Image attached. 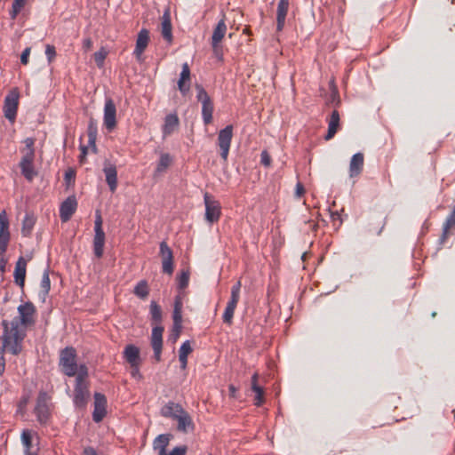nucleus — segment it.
<instances>
[{
    "label": "nucleus",
    "instance_id": "f257e3e1",
    "mask_svg": "<svg viewBox=\"0 0 455 455\" xmlns=\"http://www.w3.org/2000/svg\"><path fill=\"white\" fill-rule=\"evenodd\" d=\"M19 315L10 323L2 322L3 349L9 350L12 355H19L22 350V342L26 337L27 328L35 323L36 309L32 302H26L18 307Z\"/></svg>",
    "mask_w": 455,
    "mask_h": 455
},
{
    "label": "nucleus",
    "instance_id": "f03ea898",
    "mask_svg": "<svg viewBox=\"0 0 455 455\" xmlns=\"http://www.w3.org/2000/svg\"><path fill=\"white\" fill-rule=\"evenodd\" d=\"M60 367L61 371L68 376H76L77 372L76 351L72 347H67L60 351Z\"/></svg>",
    "mask_w": 455,
    "mask_h": 455
},
{
    "label": "nucleus",
    "instance_id": "7ed1b4c3",
    "mask_svg": "<svg viewBox=\"0 0 455 455\" xmlns=\"http://www.w3.org/2000/svg\"><path fill=\"white\" fill-rule=\"evenodd\" d=\"M50 400L51 397L45 391H40L37 398L34 412L37 420L41 424H46L51 416L50 411Z\"/></svg>",
    "mask_w": 455,
    "mask_h": 455
},
{
    "label": "nucleus",
    "instance_id": "20e7f679",
    "mask_svg": "<svg viewBox=\"0 0 455 455\" xmlns=\"http://www.w3.org/2000/svg\"><path fill=\"white\" fill-rule=\"evenodd\" d=\"M19 92L17 89L12 90L5 97L4 102V114L11 123L15 121L19 105Z\"/></svg>",
    "mask_w": 455,
    "mask_h": 455
},
{
    "label": "nucleus",
    "instance_id": "39448f33",
    "mask_svg": "<svg viewBox=\"0 0 455 455\" xmlns=\"http://www.w3.org/2000/svg\"><path fill=\"white\" fill-rule=\"evenodd\" d=\"M204 201L205 204V220L209 223L217 222L221 214L220 203L209 193L204 194Z\"/></svg>",
    "mask_w": 455,
    "mask_h": 455
},
{
    "label": "nucleus",
    "instance_id": "423d86ee",
    "mask_svg": "<svg viewBox=\"0 0 455 455\" xmlns=\"http://www.w3.org/2000/svg\"><path fill=\"white\" fill-rule=\"evenodd\" d=\"M233 138V126L227 125L218 134V146L220 149V156L226 161L228 159L231 140Z\"/></svg>",
    "mask_w": 455,
    "mask_h": 455
},
{
    "label": "nucleus",
    "instance_id": "0eeeda50",
    "mask_svg": "<svg viewBox=\"0 0 455 455\" xmlns=\"http://www.w3.org/2000/svg\"><path fill=\"white\" fill-rule=\"evenodd\" d=\"M116 108L111 98L106 99L104 106V125L108 131H112L116 125Z\"/></svg>",
    "mask_w": 455,
    "mask_h": 455
},
{
    "label": "nucleus",
    "instance_id": "6e6552de",
    "mask_svg": "<svg viewBox=\"0 0 455 455\" xmlns=\"http://www.w3.org/2000/svg\"><path fill=\"white\" fill-rule=\"evenodd\" d=\"M10 241L9 220L5 211L0 212V254H4Z\"/></svg>",
    "mask_w": 455,
    "mask_h": 455
},
{
    "label": "nucleus",
    "instance_id": "1a4fd4ad",
    "mask_svg": "<svg viewBox=\"0 0 455 455\" xmlns=\"http://www.w3.org/2000/svg\"><path fill=\"white\" fill-rule=\"evenodd\" d=\"M160 255L162 258L163 272L172 275L173 272L172 251L164 241L160 243Z\"/></svg>",
    "mask_w": 455,
    "mask_h": 455
},
{
    "label": "nucleus",
    "instance_id": "9d476101",
    "mask_svg": "<svg viewBox=\"0 0 455 455\" xmlns=\"http://www.w3.org/2000/svg\"><path fill=\"white\" fill-rule=\"evenodd\" d=\"M90 397V392L86 382H76L74 390V403L77 407H84Z\"/></svg>",
    "mask_w": 455,
    "mask_h": 455
},
{
    "label": "nucleus",
    "instance_id": "9b49d317",
    "mask_svg": "<svg viewBox=\"0 0 455 455\" xmlns=\"http://www.w3.org/2000/svg\"><path fill=\"white\" fill-rule=\"evenodd\" d=\"M163 332L164 327L156 325L152 330L151 346L154 350V357L159 362L161 360V353L163 347Z\"/></svg>",
    "mask_w": 455,
    "mask_h": 455
},
{
    "label": "nucleus",
    "instance_id": "f8f14e48",
    "mask_svg": "<svg viewBox=\"0 0 455 455\" xmlns=\"http://www.w3.org/2000/svg\"><path fill=\"white\" fill-rule=\"evenodd\" d=\"M107 399L106 396L100 393L94 394V410L92 412V419L95 422H100L105 417L107 411Z\"/></svg>",
    "mask_w": 455,
    "mask_h": 455
},
{
    "label": "nucleus",
    "instance_id": "ddd939ff",
    "mask_svg": "<svg viewBox=\"0 0 455 455\" xmlns=\"http://www.w3.org/2000/svg\"><path fill=\"white\" fill-rule=\"evenodd\" d=\"M77 207V202L75 196H68L60 208V218L62 222H67L75 213Z\"/></svg>",
    "mask_w": 455,
    "mask_h": 455
},
{
    "label": "nucleus",
    "instance_id": "4468645a",
    "mask_svg": "<svg viewBox=\"0 0 455 455\" xmlns=\"http://www.w3.org/2000/svg\"><path fill=\"white\" fill-rule=\"evenodd\" d=\"M174 420L177 421V430L179 432L188 434L195 430V423L185 409Z\"/></svg>",
    "mask_w": 455,
    "mask_h": 455
},
{
    "label": "nucleus",
    "instance_id": "2eb2a0df",
    "mask_svg": "<svg viewBox=\"0 0 455 455\" xmlns=\"http://www.w3.org/2000/svg\"><path fill=\"white\" fill-rule=\"evenodd\" d=\"M103 172L110 191L115 192L117 188V171L116 165L108 160H106L104 162Z\"/></svg>",
    "mask_w": 455,
    "mask_h": 455
},
{
    "label": "nucleus",
    "instance_id": "dca6fc26",
    "mask_svg": "<svg viewBox=\"0 0 455 455\" xmlns=\"http://www.w3.org/2000/svg\"><path fill=\"white\" fill-rule=\"evenodd\" d=\"M190 80V69L188 64L186 62L182 65V70L178 81V89L182 95H187V93L189 92Z\"/></svg>",
    "mask_w": 455,
    "mask_h": 455
},
{
    "label": "nucleus",
    "instance_id": "f3484780",
    "mask_svg": "<svg viewBox=\"0 0 455 455\" xmlns=\"http://www.w3.org/2000/svg\"><path fill=\"white\" fill-rule=\"evenodd\" d=\"M149 42V35L147 29H141L137 37L135 50L133 54L137 58L138 60H141V55L145 49L147 48Z\"/></svg>",
    "mask_w": 455,
    "mask_h": 455
},
{
    "label": "nucleus",
    "instance_id": "a211bd4d",
    "mask_svg": "<svg viewBox=\"0 0 455 455\" xmlns=\"http://www.w3.org/2000/svg\"><path fill=\"white\" fill-rule=\"evenodd\" d=\"M227 32V25L225 22V19H221L217 26L215 27L212 36V46L214 52L219 50V44L225 36Z\"/></svg>",
    "mask_w": 455,
    "mask_h": 455
},
{
    "label": "nucleus",
    "instance_id": "6ab92c4d",
    "mask_svg": "<svg viewBox=\"0 0 455 455\" xmlns=\"http://www.w3.org/2000/svg\"><path fill=\"white\" fill-rule=\"evenodd\" d=\"M183 411L181 404L170 401L161 408L160 413L164 418L175 419Z\"/></svg>",
    "mask_w": 455,
    "mask_h": 455
},
{
    "label": "nucleus",
    "instance_id": "aec40b11",
    "mask_svg": "<svg viewBox=\"0 0 455 455\" xmlns=\"http://www.w3.org/2000/svg\"><path fill=\"white\" fill-rule=\"evenodd\" d=\"M27 260L20 257L16 262L14 269V281L21 288L24 287L26 277Z\"/></svg>",
    "mask_w": 455,
    "mask_h": 455
},
{
    "label": "nucleus",
    "instance_id": "412c9836",
    "mask_svg": "<svg viewBox=\"0 0 455 455\" xmlns=\"http://www.w3.org/2000/svg\"><path fill=\"white\" fill-rule=\"evenodd\" d=\"M289 0H280L276 10V28L281 31L285 24L286 15L289 9Z\"/></svg>",
    "mask_w": 455,
    "mask_h": 455
},
{
    "label": "nucleus",
    "instance_id": "4be33fe9",
    "mask_svg": "<svg viewBox=\"0 0 455 455\" xmlns=\"http://www.w3.org/2000/svg\"><path fill=\"white\" fill-rule=\"evenodd\" d=\"M25 148H22L21 159L20 162H35L36 152H35V142L36 140L34 138H27L24 140Z\"/></svg>",
    "mask_w": 455,
    "mask_h": 455
},
{
    "label": "nucleus",
    "instance_id": "5701e85b",
    "mask_svg": "<svg viewBox=\"0 0 455 455\" xmlns=\"http://www.w3.org/2000/svg\"><path fill=\"white\" fill-rule=\"evenodd\" d=\"M339 114L337 110H333L328 120V132L324 137L326 140H330L334 137L339 128Z\"/></svg>",
    "mask_w": 455,
    "mask_h": 455
},
{
    "label": "nucleus",
    "instance_id": "b1692460",
    "mask_svg": "<svg viewBox=\"0 0 455 455\" xmlns=\"http://www.w3.org/2000/svg\"><path fill=\"white\" fill-rule=\"evenodd\" d=\"M124 356L131 366H136L140 364V350L136 346H126L124 351Z\"/></svg>",
    "mask_w": 455,
    "mask_h": 455
},
{
    "label": "nucleus",
    "instance_id": "393cba45",
    "mask_svg": "<svg viewBox=\"0 0 455 455\" xmlns=\"http://www.w3.org/2000/svg\"><path fill=\"white\" fill-rule=\"evenodd\" d=\"M363 159L362 153H356L352 156L349 164L350 177H355L361 173L363 167Z\"/></svg>",
    "mask_w": 455,
    "mask_h": 455
},
{
    "label": "nucleus",
    "instance_id": "a878e982",
    "mask_svg": "<svg viewBox=\"0 0 455 455\" xmlns=\"http://www.w3.org/2000/svg\"><path fill=\"white\" fill-rule=\"evenodd\" d=\"M258 378H259V375L257 372L252 375L251 388L255 393L254 404L256 406H260L265 402L264 389L262 387L258 385Z\"/></svg>",
    "mask_w": 455,
    "mask_h": 455
},
{
    "label": "nucleus",
    "instance_id": "bb28decb",
    "mask_svg": "<svg viewBox=\"0 0 455 455\" xmlns=\"http://www.w3.org/2000/svg\"><path fill=\"white\" fill-rule=\"evenodd\" d=\"M161 33L164 40H166L169 44L172 41V23L171 17L168 12H165L162 17L161 22Z\"/></svg>",
    "mask_w": 455,
    "mask_h": 455
},
{
    "label": "nucleus",
    "instance_id": "cd10ccee",
    "mask_svg": "<svg viewBox=\"0 0 455 455\" xmlns=\"http://www.w3.org/2000/svg\"><path fill=\"white\" fill-rule=\"evenodd\" d=\"M19 167L22 176L28 181H32L38 174L36 171L34 162H20Z\"/></svg>",
    "mask_w": 455,
    "mask_h": 455
},
{
    "label": "nucleus",
    "instance_id": "c85d7f7f",
    "mask_svg": "<svg viewBox=\"0 0 455 455\" xmlns=\"http://www.w3.org/2000/svg\"><path fill=\"white\" fill-rule=\"evenodd\" d=\"M172 435L162 434L159 435L153 443V448L159 451L158 455L167 454L166 448L169 445Z\"/></svg>",
    "mask_w": 455,
    "mask_h": 455
},
{
    "label": "nucleus",
    "instance_id": "c756f323",
    "mask_svg": "<svg viewBox=\"0 0 455 455\" xmlns=\"http://www.w3.org/2000/svg\"><path fill=\"white\" fill-rule=\"evenodd\" d=\"M104 244H105V233L104 232H95L94 237H93V253L98 259H100L103 256Z\"/></svg>",
    "mask_w": 455,
    "mask_h": 455
},
{
    "label": "nucleus",
    "instance_id": "7c9ffc66",
    "mask_svg": "<svg viewBox=\"0 0 455 455\" xmlns=\"http://www.w3.org/2000/svg\"><path fill=\"white\" fill-rule=\"evenodd\" d=\"M179 125V118L175 114L166 116L164 125V134L170 135Z\"/></svg>",
    "mask_w": 455,
    "mask_h": 455
},
{
    "label": "nucleus",
    "instance_id": "2f4dec72",
    "mask_svg": "<svg viewBox=\"0 0 455 455\" xmlns=\"http://www.w3.org/2000/svg\"><path fill=\"white\" fill-rule=\"evenodd\" d=\"M40 287V297L42 298L43 301H44L51 289V281L48 269L44 270L43 274Z\"/></svg>",
    "mask_w": 455,
    "mask_h": 455
},
{
    "label": "nucleus",
    "instance_id": "473e14b6",
    "mask_svg": "<svg viewBox=\"0 0 455 455\" xmlns=\"http://www.w3.org/2000/svg\"><path fill=\"white\" fill-rule=\"evenodd\" d=\"M36 224V219L33 215L26 214L23 221H22V227H21V233L24 236L30 235L33 228Z\"/></svg>",
    "mask_w": 455,
    "mask_h": 455
},
{
    "label": "nucleus",
    "instance_id": "72a5a7b5",
    "mask_svg": "<svg viewBox=\"0 0 455 455\" xmlns=\"http://www.w3.org/2000/svg\"><path fill=\"white\" fill-rule=\"evenodd\" d=\"M212 113H213V103L212 100L207 102H203L202 104V116L204 123L205 124H209L212 121Z\"/></svg>",
    "mask_w": 455,
    "mask_h": 455
},
{
    "label": "nucleus",
    "instance_id": "f704fd0d",
    "mask_svg": "<svg viewBox=\"0 0 455 455\" xmlns=\"http://www.w3.org/2000/svg\"><path fill=\"white\" fill-rule=\"evenodd\" d=\"M237 303L228 300L225 311L223 313V322L231 324L233 321L234 313Z\"/></svg>",
    "mask_w": 455,
    "mask_h": 455
},
{
    "label": "nucleus",
    "instance_id": "c9c22d12",
    "mask_svg": "<svg viewBox=\"0 0 455 455\" xmlns=\"http://www.w3.org/2000/svg\"><path fill=\"white\" fill-rule=\"evenodd\" d=\"M237 303L228 300L225 311L223 313V322L231 324L233 321L234 313Z\"/></svg>",
    "mask_w": 455,
    "mask_h": 455
},
{
    "label": "nucleus",
    "instance_id": "e433bc0d",
    "mask_svg": "<svg viewBox=\"0 0 455 455\" xmlns=\"http://www.w3.org/2000/svg\"><path fill=\"white\" fill-rule=\"evenodd\" d=\"M97 132H98L97 122L93 118H91L89 121V124H88V128H87L89 144H92V145L95 144L96 138H97Z\"/></svg>",
    "mask_w": 455,
    "mask_h": 455
},
{
    "label": "nucleus",
    "instance_id": "4c0bfd02",
    "mask_svg": "<svg viewBox=\"0 0 455 455\" xmlns=\"http://www.w3.org/2000/svg\"><path fill=\"white\" fill-rule=\"evenodd\" d=\"M172 160V159L169 154H161L160 160L156 166V172L159 173L164 172L171 165Z\"/></svg>",
    "mask_w": 455,
    "mask_h": 455
},
{
    "label": "nucleus",
    "instance_id": "58836bf2",
    "mask_svg": "<svg viewBox=\"0 0 455 455\" xmlns=\"http://www.w3.org/2000/svg\"><path fill=\"white\" fill-rule=\"evenodd\" d=\"M134 294L140 299H146L149 293V290L148 287V283L146 281L142 280L137 283L134 287Z\"/></svg>",
    "mask_w": 455,
    "mask_h": 455
},
{
    "label": "nucleus",
    "instance_id": "ea45409f",
    "mask_svg": "<svg viewBox=\"0 0 455 455\" xmlns=\"http://www.w3.org/2000/svg\"><path fill=\"white\" fill-rule=\"evenodd\" d=\"M27 3V0H13L12 9L10 11V16L12 20H15L20 11L23 9Z\"/></svg>",
    "mask_w": 455,
    "mask_h": 455
},
{
    "label": "nucleus",
    "instance_id": "a19ab883",
    "mask_svg": "<svg viewBox=\"0 0 455 455\" xmlns=\"http://www.w3.org/2000/svg\"><path fill=\"white\" fill-rule=\"evenodd\" d=\"M150 315L152 317V320L159 323L162 320V311L160 307L157 305L156 301H151L150 303Z\"/></svg>",
    "mask_w": 455,
    "mask_h": 455
},
{
    "label": "nucleus",
    "instance_id": "79ce46f5",
    "mask_svg": "<svg viewBox=\"0 0 455 455\" xmlns=\"http://www.w3.org/2000/svg\"><path fill=\"white\" fill-rule=\"evenodd\" d=\"M195 87L197 92L196 98H197L198 101H201V103L203 104V102H207V101L212 100L210 96L208 95L207 92L204 90V88L201 84H196Z\"/></svg>",
    "mask_w": 455,
    "mask_h": 455
},
{
    "label": "nucleus",
    "instance_id": "37998d69",
    "mask_svg": "<svg viewBox=\"0 0 455 455\" xmlns=\"http://www.w3.org/2000/svg\"><path fill=\"white\" fill-rule=\"evenodd\" d=\"M21 441L24 444L26 450L25 454L28 455V451H30V448L32 445V436L29 430H24L21 434Z\"/></svg>",
    "mask_w": 455,
    "mask_h": 455
},
{
    "label": "nucleus",
    "instance_id": "c03bdc74",
    "mask_svg": "<svg viewBox=\"0 0 455 455\" xmlns=\"http://www.w3.org/2000/svg\"><path fill=\"white\" fill-rule=\"evenodd\" d=\"M241 282L237 281L231 288V296L229 300L238 303L240 299V291H241Z\"/></svg>",
    "mask_w": 455,
    "mask_h": 455
},
{
    "label": "nucleus",
    "instance_id": "a18cd8bd",
    "mask_svg": "<svg viewBox=\"0 0 455 455\" xmlns=\"http://www.w3.org/2000/svg\"><path fill=\"white\" fill-rule=\"evenodd\" d=\"M172 318H173L174 328L178 331L177 335H180V332L181 330V322H182L181 311H180L179 309H173Z\"/></svg>",
    "mask_w": 455,
    "mask_h": 455
},
{
    "label": "nucleus",
    "instance_id": "49530a36",
    "mask_svg": "<svg viewBox=\"0 0 455 455\" xmlns=\"http://www.w3.org/2000/svg\"><path fill=\"white\" fill-rule=\"evenodd\" d=\"M76 382H85V379L88 376V369L84 364H81L77 366V372H76Z\"/></svg>",
    "mask_w": 455,
    "mask_h": 455
},
{
    "label": "nucleus",
    "instance_id": "de8ad7c7",
    "mask_svg": "<svg viewBox=\"0 0 455 455\" xmlns=\"http://www.w3.org/2000/svg\"><path fill=\"white\" fill-rule=\"evenodd\" d=\"M189 281V273L188 271H182L178 277V286L180 289H184L188 286Z\"/></svg>",
    "mask_w": 455,
    "mask_h": 455
},
{
    "label": "nucleus",
    "instance_id": "09e8293b",
    "mask_svg": "<svg viewBox=\"0 0 455 455\" xmlns=\"http://www.w3.org/2000/svg\"><path fill=\"white\" fill-rule=\"evenodd\" d=\"M106 56L107 52L104 50H100L94 53V60L98 67L101 68L103 66Z\"/></svg>",
    "mask_w": 455,
    "mask_h": 455
},
{
    "label": "nucleus",
    "instance_id": "8fccbe9b",
    "mask_svg": "<svg viewBox=\"0 0 455 455\" xmlns=\"http://www.w3.org/2000/svg\"><path fill=\"white\" fill-rule=\"evenodd\" d=\"M192 352L189 340H186L182 343L179 350V355L187 356Z\"/></svg>",
    "mask_w": 455,
    "mask_h": 455
},
{
    "label": "nucleus",
    "instance_id": "3c124183",
    "mask_svg": "<svg viewBox=\"0 0 455 455\" xmlns=\"http://www.w3.org/2000/svg\"><path fill=\"white\" fill-rule=\"evenodd\" d=\"M45 55L47 57L48 62L51 63L56 56L55 47L53 45L47 44L45 46Z\"/></svg>",
    "mask_w": 455,
    "mask_h": 455
},
{
    "label": "nucleus",
    "instance_id": "603ef678",
    "mask_svg": "<svg viewBox=\"0 0 455 455\" xmlns=\"http://www.w3.org/2000/svg\"><path fill=\"white\" fill-rule=\"evenodd\" d=\"M1 345H0V375H2L4 372L5 370V360L4 357V353L9 350H4L3 349V339L2 337L0 338Z\"/></svg>",
    "mask_w": 455,
    "mask_h": 455
},
{
    "label": "nucleus",
    "instance_id": "864d4df0",
    "mask_svg": "<svg viewBox=\"0 0 455 455\" xmlns=\"http://www.w3.org/2000/svg\"><path fill=\"white\" fill-rule=\"evenodd\" d=\"M187 446L185 445H182V446H177L175 448H173L169 454L167 455H186L187 453Z\"/></svg>",
    "mask_w": 455,
    "mask_h": 455
},
{
    "label": "nucleus",
    "instance_id": "5fc2aeb1",
    "mask_svg": "<svg viewBox=\"0 0 455 455\" xmlns=\"http://www.w3.org/2000/svg\"><path fill=\"white\" fill-rule=\"evenodd\" d=\"M260 163L268 167L271 164V157L267 151H262L260 155Z\"/></svg>",
    "mask_w": 455,
    "mask_h": 455
},
{
    "label": "nucleus",
    "instance_id": "6e6d98bb",
    "mask_svg": "<svg viewBox=\"0 0 455 455\" xmlns=\"http://www.w3.org/2000/svg\"><path fill=\"white\" fill-rule=\"evenodd\" d=\"M94 232H104L102 228V219L100 214H97L94 221Z\"/></svg>",
    "mask_w": 455,
    "mask_h": 455
},
{
    "label": "nucleus",
    "instance_id": "4d7b16f0",
    "mask_svg": "<svg viewBox=\"0 0 455 455\" xmlns=\"http://www.w3.org/2000/svg\"><path fill=\"white\" fill-rule=\"evenodd\" d=\"M29 53H30V48H26V49L22 52L21 56H20V62H21L23 65L28 64V56H29Z\"/></svg>",
    "mask_w": 455,
    "mask_h": 455
},
{
    "label": "nucleus",
    "instance_id": "13d9d810",
    "mask_svg": "<svg viewBox=\"0 0 455 455\" xmlns=\"http://www.w3.org/2000/svg\"><path fill=\"white\" fill-rule=\"evenodd\" d=\"M76 174L72 170H68L65 172V180L68 183L75 180Z\"/></svg>",
    "mask_w": 455,
    "mask_h": 455
},
{
    "label": "nucleus",
    "instance_id": "bf43d9fd",
    "mask_svg": "<svg viewBox=\"0 0 455 455\" xmlns=\"http://www.w3.org/2000/svg\"><path fill=\"white\" fill-rule=\"evenodd\" d=\"M305 193V188L300 182H298L296 185L295 195L298 197H300Z\"/></svg>",
    "mask_w": 455,
    "mask_h": 455
},
{
    "label": "nucleus",
    "instance_id": "052dcab7",
    "mask_svg": "<svg viewBox=\"0 0 455 455\" xmlns=\"http://www.w3.org/2000/svg\"><path fill=\"white\" fill-rule=\"evenodd\" d=\"M92 46V41L91 38H85L84 39L83 41V47L85 49V50H90Z\"/></svg>",
    "mask_w": 455,
    "mask_h": 455
},
{
    "label": "nucleus",
    "instance_id": "680f3d73",
    "mask_svg": "<svg viewBox=\"0 0 455 455\" xmlns=\"http://www.w3.org/2000/svg\"><path fill=\"white\" fill-rule=\"evenodd\" d=\"M132 368V376L133 378H141V375L140 373V371H139V365H136V366H131Z\"/></svg>",
    "mask_w": 455,
    "mask_h": 455
},
{
    "label": "nucleus",
    "instance_id": "e2e57ef3",
    "mask_svg": "<svg viewBox=\"0 0 455 455\" xmlns=\"http://www.w3.org/2000/svg\"><path fill=\"white\" fill-rule=\"evenodd\" d=\"M6 259L4 258V254H0V271L4 272L5 270Z\"/></svg>",
    "mask_w": 455,
    "mask_h": 455
},
{
    "label": "nucleus",
    "instance_id": "0e129e2a",
    "mask_svg": "<svg viewBox=\"0 0 455 455\" xmlns=\"http://www.w3.org/2000/svg\"><path fill=\"white\" fill-rule=\"evenodd\" d=\"M179 360L180 362L181 369H183V370L186 369L187 364H188V357L187 356L179 355Z\"/></svg>",
    "mask_w": 455,
    "mask_h": 455
},
{
    "label": "nucleus",
    "instance_id": "69168bd1",
    "mask_svg": "<svg viewBox=\"0 0 455 455\" xmlns=\"http://www.w3.org/2000/svg\"><path fill=\"white\" fill-rule=\"evenodd\" d=\"M84 455H98L94 448L92 447H86L84 450Z\"/></svg>",
    "mask_w": 455,
    "mask_h": 455
},
{
    "label": "nucleus",
    "instance_id": "338daca9",
    "mask_svg": "<svg viewBox=\"0 0 455 455\" xmlns=\"http://www.w3.org/2000/svg\"><path fill=\"white\" fill-rule=\"evenodd\" d=\"M174 309H179L180 311L182 310V301H181V299L180 297H177L175 299Z\"/></svg>",
    "mask_w": 455,
    "mask_h": 455
},
{
    "label": "nucleus",
    "instance_id": "774afa93",
    "mask_svg": "<svg viewBox=\"0 0 455 455\" xmlns=\"http://www.w3.org/2000/svg\"><path fill=\"white\" fill-rule=\"evenodd\" d=\"M228 390H229L230 395L235 397V393H236V388L233 385H230L228 387Z\"/></svg>",
    "mask_w": 455,
    "mask_h": 455
}]
</instances>
